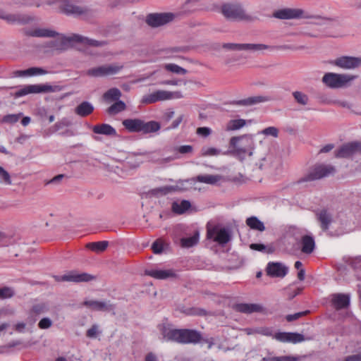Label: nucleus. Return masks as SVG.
<instances>
[{
	"label": "nucleus",
	"mask_w": 361,
	"mask_h": 361,
	"mask_svg": "<svg viewBox=\"0 0 361 361\" xmlns=\"http://www.w3.org/2000/svg\"><path fill=\"white\" fill-rule=\"evenodd\" d=\"M229 145L234 155L240 161L253 154L255 144L253 138L250 135L233 137L230 140Z\"/></svg>",
	"instance_id": "f257e3e1"
},
{
	"label": "nucleus",
	"mask_w": 361,
	"mask_h": 361,
	"mask_svg": "<svg viewBox=\"0 0 361 361\" xmlns=\"http://www.w3.org/2000/svg\"><path fill=\"white\" fill-rule=\"evenodd\" d=\"M221 13L225 18L233 21H252L254 18L247 14L242 5L237 2L225 3L221 6Z\"/></svg>",
	"instance_id": "f03ea898"
},
{
	"label": "nucleus",
	"mask_w": 361,
	"mask_h": 361,
	"mask_svg": "<svg viewBox=\"0 0 361 361\" xmlns=\"http://www.w3.org/2000/svg\"><path fill=\"white\" fill-rule=\"evenodd\" d=\"M122 124L130 133H149L157 132L160 129L158 122L154 121L145 122L140 118H127L122 121Z\"/></svg>",
	"instance_id": "7ed1b4c3"
},
{
	"label": "nucleus",
	"mask_w": 361,
	"mask_h": 361,
	"mask_svg": "<svg viewBox=\"0 0 361 361\" xmlns=\"http://www.w3.org/2000/svg\"><path fill=\"white\" fill-rule=\"evenodd\" d=\"M59 43L56 45V49L59 51H65L73 45L75 42L82 43L91 47H100L104 44V42L85 37L82 35L73 34L71 36L66 37L61 35L59 37Z\"/></svg>",
	"instance_id": "20e7f679"
},
{
	"label": "nucleus",
	"mask_w": 361,
	"mask_h": 361,
	"mask_svg": "<svg viewBox=\"0 0 361 361\" xmlns=\"http://www.w3.org/2000/svg\"><path fill=\"white\" fill-rule=\"evenodd\" d=\"M356 75L327 73L322 78V82L331 88H340L356 78Z\"/></svg>",
	"instance_id": "39448f33"
},
{
	"label": "nucleus",
	"mask_w": 361,
	"mask_h": 361,
	"mask_svg": "<svg viewBox=\"0 0 361 361\" xmlns=\"http://www.w3.org/2000/svg\"><path fill=\"white\" fill-rule=\"evenodd\" d=\"M183 97L180 91L171 92L159 90L144 96L142 102L145 104H154L161 101L180 99Z\"/></svg>",
	"instance_id": "423d86ee"
},
{
	"label": "nucleus",
	"mask_w": 361,
	"mask_h": 361,
	"mask_svg": "<svg viewBox=\"0 0 361 361\" xmlns=\"http://www.w3.org/2000/svg\"><path fill=\"white\" fill-rule=\"evenodd\" d=\"M335 168L331 165L317 164L311 168L302 178V181H312L321 179L334 173Z\"/></svg>",
	"instance_id": "0eeeda50"
},
{
	"label": "nucleus",
	"mask_w": 361,
	"mask_h": 361,
	"mask_svg": "<svg viewBox=\"0 0 361 361\" xmlns=\"http://www.w3.org/2000/svg\"><path fill=\"white\" fill-rule=\"evenodd\" d=\"M123 68V65H104L89 69L87 71V75L96 78L112 75L118 73Z\"/></svg>",
	"instance_id": "6e6552de"
},
{
	"label": "nucleus",
	"mask_w": 361,
	"mask_h": 361,
	"mask_svg": "<svg viewBox=\"0 0 361 361\" xmlns=\"http://www.w3.org/2000/svg\"><path fill=\"white\" fill-rule=\"evenodd\" d=\"M207 238L212 239L220 245H224L231 240V235L226 228H220L219 226H214L212 228H207Z\"/></svg>",
	"instance_id": "1a4fd4ad"
},
{
	"label": "nucleus",
	"mask_w": 361,
	"mask_h": 361,
	"mask_svg": "<svg viewBox=\"0 0 361 361\" xmlns=\"http://www.w3.org/2000/svg\"><path fill=\"white\" fill-rule=\"evenodd\" d=\"M172 13H151L146 18V23L151 27H157L164 25L174 19Z\"/></svg>",
	"instance_id": "9d476101"
},
{
	"label": "nucleus",
	"mask_w": 361,
	"mask_h": 361,
	"mask_svg": "<svg viewBox=\"0 0 361 361\" xmlns=\"http://www.w3.org/2000/svg\"><path fill=\"white\" fill-rule=\"evenodd\" d=\"M58 9L60 13L75 16H81L86 13V8L77 6L69 0L59 1Z\"/></svg>",
	"instance_id": "9b49d317"
},
{
	"label": "nucleus",
	"mask_w": 361,
	"mask_h": 361,
	"mask_svg": "<svg viewBox=\"0 0 361 361\" xmlns=\"http://www.w3.org/2000/svg\"><path fill=\"white\" fill-rule=\"evenodd\" d=\"M225 49L231 50H249L252 51H258L263 50H273L274 47L266 45L264 44H235V43H227L223 45Z\"/></svg>",
	"instance_id": "f8f14e48"
},
{
	"label": "nucleus",
	"mask_w": 361,
	"mask_h": 361,
	"mask_svg": "<svg viewBox=\"0 0 361 361\" xmlns=\"http://www.w3.org/2000/svg\"><path fill=\"white\" fill-rule=\"evenodd\" d=\"M48 305L46 302H40L34 303L27 312V324L33 327L37 320L38 316L47 312Z\"/></svg>",
	"instance_id": "ddd939ff"
},
{
	"label": "nucleus",
	"mask_w": 361,
	"mask_h": 361,
	"mask_svg": "<svg viewBox=\"0 0 361 361\" xmlns=\"http://www.w3.org/2000/svg\"><path fill=\"white\" fill-rule=\"evenodd\" d=\"M358 152H361V142H353L341 146L336 151L335 155L338 158H347Z\"/></svg>",
	"instance_id": "4468645a"
},
{
	"label": "nucleus",
	"mask_w": 361,
	"mask_h": 361,
	"mask_svg": "<svg viewBox=\"0 0 361 361\" xmlns=\"http://www.w3.org/2000/svg\"><path fill=\"white\" fill-rule=\"evenodd\" d=\"M333 63L343 69H353L361 66V57L344 56L337 58Z\"/></svg>",
	"instance_id": "2eb2a0df"
},
{
	"label": "nucleus",
	"mask_w": 361,
	"mask_h": 361,
	"mask_svg": "<svg viewBox=\"0 0 361 361\" xmlns=\"http://www.w3.org/2000/svg\"><path fill=\"white\" fill-rule=\"evenodd\" d=\"M273 338L281 343H298L305 340L302 334L293 332H277L274 334Z\"/></svg>",
	"instance_id": "dca6fc26"
},
{
	"label": "nucleus",
	"mask_w": 361,
	"mask_h": 361,
	"mask_svg": "<svg viewBox=\"0 0 361 361\" xmlns=\"http://www.w3.org/2000/svg\"><path fill=\"white\" fill-rule=\"evenodd\" d=\"M304 11L300 8H282L276 11L273 16L279 19H296L303 17Z\"/></svg>",
	"instance_id": "f3484780"
},
{
	"label": "nucleus",
	"mask_w": 361,
	"mask_h": 361,
	"mask_svg": "<svg viewBox=\"0 0 361 361\" xmlns=\"http://www.w3.org/2000/svg\"><path fill=\"white\" fill-rule=\"evenodd\" d=\"M266 272L271 277L283 278L288 273V267L280 262H269Z\"/></svg>",
	"instance_id": "a211bd4d"
},
{
	"label": "nucleus",
	"mask_w": 361,
	"mask_h": 361,
	"mask_svg": "<svg viewBox=\"0 0 361 361\" xmlns=\"http://www.w3.org/2000/svg\"><path fill=\"white\" fill-rule=\"evenodd\" d=\"M201 335L195 330L183 329H180V343H197L201 340Z\"/></svg>",
	"instance_id": "6ab92c4d"
},
{
	"label": "nucleus",
	"mask_w": 361,
	"mask_h": 361,
	"mask_svg": "<svg viewBox=\"0 0 361 361\" xmlns=\"http://www.w3.org/2000/svg\"><path fill=\"white\" fill-rule=\"evenodd\" d=\"M159 330L165 339L167 341L180 342V329H173L169 325L162 324L159 325Z\"/></svg>",
	"instance_id": "aec40b11"
},
{
	"label": "nucleus",
	"mask_w": 361,
	"mask_h": 361,
	"mask_svg": "<svg viewBox=\"0 0 361 361\" xmlns=\"http://www.w3.org/2000/svg\"><path fill=\"white\" fill-rule=\"evenodd\" d=\"M94 277L90 274L86 273L82 274H75L70 273L68 274H65L62 276H57L56 279L57 281H74V282H82V281H89L92 280Z\"/></svg>",
	"instance_id": "412c9836"
},
{
	"label": "nucleus",
	"mask_w": 361,
	"mask_h": 361,
	"mask_svg": "<svg viewBox=\"0 0 361 361\" xmlns=\"http://www.w3.org/2000/svg\"><path fill=\"white\" fill-rule=\"evenodd\" d=\"M234 309L237 312L245 314L264 312V307L259 304L238 303L235 305Z\"/></svg>",
	"instance_id": "4be33fe9"
},
{
	"label": "nucleus",
	"mask_w": 361,
	"mask_h": 361,
	"mask_svg": "<svg viewBox=\"0 0 361 361\" xmlns=\"http://www.w3.org/2000/svg\"><path fill=\"white\" fill-rule=\"evenodd\" d=\"M331 302L336 310L345 308L349 305L350 298L348 295L336 293L332 295Z\"/></svg>",
	"instance_id": "5701e85b"
},
{
	"label": "nucleus",
	"mask_w": 361,
	"mask_h": 361,
	"mask_svg": "<svg viewBox=\"0 0 361 361\" xmlns=\"http://www.w3.org/2000/svg\"><path fill=\"white\" fill-rule=\"evenodd\" d=\"M51 86L48 85H27L24 88L16 92V95L18 97L24 96L30 93H39L42 92H46L51 90Z\"/></svg>",
	"instance_id": "b1692460"
},
{
	"label": "nucleus",
	"mask_w": 361,
	"mask_h": 361,
	"mask_svg": "<svg viewBox=\"0 0 361 361\" xmlns=\"http://www.w3.org/2000/svg\"><path fill=\"white\" fill-rule=\"evenodd\" d=\"M83 305L97 311H109L114 308L112 305H108L106 302L97 300H86L83 302Z\"/></svg>",
	"instance_id": "393cba45"
},
{
	"label": "nucleus",
	"mask_w": 361,
	"mask_h": 361,
	"mask_svg": "<svg viewBox=\"0 0 361 361\" xmlns=\"http://www.w3.org/2000/svg\"><path fill=\"white\" fill-rule=\"evenodd\" d=\"M92 131L96 134L104 135L109 136H116L117 135L116 130L109 124L103 123L100 125H95L92 127Z\"/></svg>",
	"instance_id": "a878e982"
},
{
	"label": "nucleus",
	"mask_w": 361,
	"mask_h": 361,
	"mask_svg": "<svg viewBox=\"0 0 361 361\" xmlns=\"http://www.w3.org/2000/svg\"><path fill=\"white\" fill-rule=\"evenodd\" d=\"M301 251L305 254H311L315 247V242L314 238L308 235L302 237L301 240Z\"/></svg>",
	"instance_id": "bb28decb"
},
{
	"label": "nucleus",
	"mask_w": 361,
	"mask_h": 361,
	"mask_svg": "<svg viewBox=\"0 0 361 361\" xmlns=\"http://www.w3.org/2000/svg\"><path fill=\"white\" fill-rule=\"evenodd\" d=\"M27 35L31 37H54L57 35H59L56 32L44 28H37L33 30H30L27 32Z\"/></svg>",
	"instance_id": "cd10ccee"
},
{
	"label": "nucleus",
	"mask_w": 361,
	"mask_h": 361,
	"mask_svg": "<svg viewBox=\"0 0 361 361\" xmlns=\"http://www.w3.org/2000/svg\"><path fill=\"white\" fill-rule=\"evenodd\" d=\"M146 274L157 279H166L167 278L175 276V274L172 270H157L152 269L146 271Z\"/></svg>",
	"instance_id": "c85d7f7f"
},
{
	"label": "nucleus",
	"mask_w": 361,
	"mask_h": 361,
	"mask_svg": "<svg viewBox=\"0 0 361 361\" xmlns=\"http://www.w3.org/2000/svg\"><path fill=\"white\" fill-rule=\"evenodd\" d=\"M271 98L267 96H255L240 100L237 102V104L244 106H250L258 103L269 102Z\"/></svg>",
	"instance_id": "c756f323"
},
{
	"label": "nucleus",
	"mask_w": 361,
	"mask_h": 361,
	"mask_svg": "<svg viewBox=\"0 0 361 361\" xmlns=\"http://www.w3.org/2000/svg\"><path fill=\"white\" fill-rule=\"evenodd\" d=\"M317 215L322 229L324 231H327L332 220L331 214L324 209L317 213Z\"/></svg>",
	"instance_id": "7c9ffc66"
},
{
	"label": "nucleus",
	"mask_w": 361,
	"mask_h": 361,
	"mask_svg": "<svg viewBox=\"0 0 361 361\" xmlns=\"http://www.w3.org/2000/svg\"><path fill=\"white\" fill-rule=\"evenodd\" d=\"M48 72L44 69L39 67H32L24 71H18L16 72V75L19 77L23 76H33L36 75H45Z\"/></svg>",
	"instance_id": "2f4dec72"
},
{
	"label": "nucleus",
	"mask_w": 361,
	"mask_h": 361,
	"mask_svg": "<svg viewBox=\"0 0 361 361\" xmlns=\"http://www.w3.org/2000/svg\"><path fill=\"white\" fill-rule=\"evenodd\" d=\"M94 111L93 106L88 102H83L80 104L75 110L77 115L85 117L91 114Z\"/></svg>",
	"instance_id": "473e14b6"
},
{
	"label": "nucleus",
	"mask_w": 361,
	"mask_h": 361,
	"mask_svg": "<svg viewBox=\"0 0 361 361\" xmlns=\"http://www.w3.org/2000/svg\"><path fill=\"white\" fill-rule=\"evenodd\" d=\"M122 95L121 92L118 88L114 87L107 90L104 94L103 98L106 102H117L120 100Z\"/></svg>",
	"instance_id": "72a5a7b5"
},
{
	"label": "nucleus",
	"mask_w": 361,
	"mask_h": 361,
	"mask_svg": "<svg viewBox=\"0 0 361 361\" xmlns=\"http://www.w3.org/2000/svg\"><path fill=\"white\" fill-rule=\"evenodd\" d=\"M200 234L198 231H195L194 234L188 238H183L180 239V245L183 247H191L196 244H197L199 241Z\"/></svg>",
	"instance_id": "f704fd0d"
},
{
	"label": "nucleus",
	"mask_w": 361,
	"mask_h": 361,
	"mask_svg": "<svg viewBox=\"0 0 361 361\" xmlns=\"http://www.w3.org/2000/svg\"><path fill=\"white\" fill-rule=\"evenodd\" d=\"M246 224L253 230L259 231H264L265 226L261 221H259L256 216H251L246 219Z\"/></svg>",
	"instance_id": "c9c22d12"
},
{
	"label": "nucleus",
	"mask_w": 361,
	"mask_h": 361,
	"mask_svg": "<svg viewBox=\"0 0 361 361\" xmlns=\"http://www.w3.org/2000/svg\"><path fill=\"white\" fill-rule=\"evenodd\" d=\"M108 245V241L104 240L90 243L87 244L86 246L88 249L91 250L92 251H94L95 252H102L107 248Z\"/></svg>",
	"instance_id": "e433bc0d"
},
{
	"label": "nucleus",
	"mask_w": 361,
	"mask_h": 361,
	"mask_svg": "<svg viewBox=\"0 0 361 361\" xmlns=\"http://www.w3.org/2000/svg\"><path fill=\"white\" fill-rule=\"evenodd\" d=\"M126 104L123 101L118 100L115 102L107 109V113L111 115H114L126 110Z\"/></svg>",
	"instance_id": "4c0bfd02"
},
{
	"label": "nucleus",
	"mask_w": 361,
	"mask_h": 361,
	"mask_svg": "<svg viewBox=\"0 0 361 361\" xmlns=\"http://www.w3.org/2000/svg\"><path fill=\"white\" fill-rule=\"evenodd\" d=\"M191 204L188 200H183L180 203L173 202L172 209L176 214H183L190 209Z\"/></svg>",
	"instance_id": "58836bf2"
},
{
	"label": "nucleus",
	"mask_w": 361,
	"mask_h": 361,
	"mask_svg": "<svg viewBox=\"0 0 361 361\" xmlns=\"http://www.w3.org/2000/svg\"><path fill=\"white\" fill-rule=\"evenodd\" d=\"M246 125V121L244 119H233L231 120L226 124V130H236L243 128Z\"/></svg>",
	"instance_id": "ea45409f"
},
{
	"label": "nucleus",
	"mask_w": 361,
	"mask_h": 361,
	"mask_svg": "<svg viewBox=\"0 0 361 361\" xmlns=\"http://www.w3.org/2000/svg\"><path fill=\"white\" fill-rule=\"evenodd\" d=\"M220 178L221 176L218 175H199L196 177L198 182L207 184H215Z\"/></svg>",
	"instance_id": "a19ab883"
},
{
	"label": "nucleus",
	"mask_w": 361,
	"mask_h": 361,
	"mask_svg": "<svg viewBox=\"0 0 361 361\" xmlns=\"http://www.w3.org/2000/svg\"><path fill=\"white\" fill-rule=\"evenodd\" d=\"M0 18L6 20L8 23H16L21 21V18L19 15L7 13L4 11H0Z\"/></svg>",
	"instance_id": "79ce46f5"
},
{
	"label": "nucleus",
	"mask_w": 361,
	"mask_h": 361,
	"mask_svg": "<svg viewBox=\"0 0 361 361\" xmlns=\"http://www.w3.org/2000/svg\"><path fill=\"white\" fill-rule=\"evenodd\" d=\"M176 188L174 186H163L151 190V193L154 195H166L173 191H176Z\"/></svg>",
	"instance_id": "37998d69"
},
{
	"label": "nucleus",
	"mask_w": 361,
	"mask_h": 361,
	"mask_svg": "<svg viewBox=\"0 0 361 361\" xmlns=\"http://www.w3.org/2000/svg\"><path fill=\"white\" fill-rule=\"evenodd\" d=\"M300 358L295 356L283 355L279 357H267L262 361H299Z\"/></svg>",
	"instance_id": "c03bdc74"
},
{
	"label": "nucleus",
	"mask_w": 361,
	"mask_h": 361,
	"mask_svg": "<svg viewBox=\"0 0 361 361\" xmlns=\"http://www.w3.org/2000/svg\"><path fill=\"white\" fill-rule=\"evenodd\" d=\"M32 327H30L28 326L27 324V318L26 319V322H19L13 325V330L16 331L18 333L23 334L26 331H30Z\"/></svg>",
	"instance_id": "a18cd8bd"
},
{
	"label": "nucleus",
	"mask_w": 361,
	"mask_h": 361,
	"mask_svg": "<svg viewBox=\"0 0 361 361\" xmlns=\"http://www.w3.org/2000/svg\"><path fill=\"white\" fill-rule=\"evenodd\" d=\"M164 68L168 71L177 74L185 75L187 73L185 69L174 63H167L164 66Z\"/></svg>",
	"instance_id": "49530a36"
},
{
	"label": "nucleus",
	"mask_w": 361,
	"mask_h": 361,
	"mask_svg": "<svg viewBox=\"0 0 361 361\" xmlns=\"http://www.w3.org/2000/svg\"><path fill=\"white\" fill-rule=\"evenodd\" d=\"M293 96L295 100L301 105H306L308 103L309 99L307 95L302 92H293Z\"/></svg>",
	"instance_id": "de8ad7c7"
},
{
	"label": "nucleus",
	"mask_w": 361,
	"mask_h": 361,
	"mask_svg": "<svg viewBox=\"0 0 361 361\" xmlns=\"http://www.w3.org/2000/svg\"><path fill=\"white\" fill-rule=\"evenodd\" d=\"M14 295V290L10 287H3L0 288V299L11 298Z\"/></svg>",
	"instance_id": "09e8293b"
},
{
	"label": "nucleus",
	"mask_w": 361,
	"mask_h": 361,
	"mask_svg": "<svg viewBox=\"0 0 361 361\" xmlns=\"http://www.w3.org/2000/svg\"><path fill=\"white\" fill-rule=\"evenodd\" d=\"M254 331L257 334L266 336H271L273 338L274 332L273 329L271 327L267 326H260L257 328H255Z\"/></svg>",
	"instance_id": "8fccbe9b"
},
{
	"label": "nucleus",
	"mask_w": 361,
	"mask_h": 361,
	"mask_svg": "<svg viewBox=\"0 0 361 361\" xmlns=\"http://www.w3.org/2000/svg\"><path fill=\"white\" fill-rule=\"evenodd\" d=\"M202 155L204 157L219 155L220 151L214 147H203L201 150Z\"/></svg>",
	"instance_id": "3c124183"
},
{
	"label": "nucleus",
	"mask_w": 361,
	"mask_h": 361,
	"mask_svg": "<svg viewBox=\"0 0 361 361\" xmlns=\"http://www.w3.org/2000/svg\"><path fill=\"white\" fill-rule=\"evenodd\" d=\"M20 114H8L3 117L2 122L6 123H15L20 119Z\"/></svg>",
	"instance_id": "603ef678"
},
{
	"label": "nucleus",
	"mask_w": 361,
	"mask_h": 361,
	"mask_svg": "<svg viewBox=\"0 0 361 361\" xmlns=\"http://www.w3.org/2000/svg\"><path fill=\"white\" fill-rule=\"evenodd\" d=\"M0 180L4 181L6 185L11 184V180L9 173L0 166Z\"/></svg>",
	"instance_id": "864d4df0"
},
{
	"label": "nucleus",
	"mask_w": 361,
	"mask_h": 361,
	"mask_svg": "<svg viewBox=\"0 0 361 361\" xmlns=\"http://www.w3.org/2000/svg\"><path fill=\"white\" fill-rule=\"evenodd\" d=\"M261 133L265 135H271L274 137H277L279 135V130L274 126L266 128Z\"/></svg>",
	"instance_id": "5fc2aeb1"
},
{
	"label": "nucleus",
	"mask_w": 361,
	"mask_h": 361,
	"mask_svg": "<svg viewBox=\"0 0 361 361\" xmlns=\"http://www.w3.org/2000/svg\"><path fill=\"white\" fill-rule=\"evenodd\" d=\"M309 312H310V311L306 310V311H303V312H297V313H295L293 314H288L286 317V319L289 322H293L294 320L298 319L299 318H300L303 316L307 315Z\"/></svg>",
	"instance_id": "6e6d98bb"
},
{
	"label": "nucleus",
	"mask_w": 361,
	"mask_h": 361,
	"mask_svg": "<svg viewBox=\"0 0 361 361\" xmlns=\"http://www.w3.org/2000/svg\"><path fill=\"white\" fill-rule=\"evenodd\" d=\"M52 326V321L48 317L42 318L38 323L40 329H47Z\"/></svg>",
	"instance_id": "4d7b16f0"
},
{
	"label": "nucleus",
	"mask_w": 361,
	"mask_h": 361,
	"mask_svg": "<svg viewBox=\"0 0 361 361\" xmlns=\"http://www.w3.org/2000/svg\"><path fill=\"white\" fill-rule=\"evenodd\" d=\"M175 151L177 152L185 154H190L193 151V147L191 145H182L175 148Z\"/></svg>",
	"instance_id": "13d9d810"
},
{
	"label": "nucleus",
	"mask_w": 361,
	"mask_h": 361,
	"mask_svg": "<svg viewBox=\"0 0 361 361\" xmlns=\"http://www.w3.org/2000/svg\"><path fill=\"white\" fill-rule=\"evenodd\" d=\"M163 243L161 240H157L152 245V250L153 252L155 254L161 253L163 251Z\"/></svg>",
	"instance_id": "bf43d9fd"
},
{
	"label": "nucleus",
	"mask_w": 361,
	"mask_h": 361,
	"mask_svg": "<svg viewBox=\"0 0 361 361\" xmlns=\"http://www.w3.org/2000/svg\"><path fill=\"white\" fill-rule=\"evenodd\" d=\"M196 133L200 136L207 137L212 133V130L208 127H200L197 128Z\"/></svg>",
	"instance_id": "052dcab7"
},
{
	"label": "nucleus",
	"mask_w": 361,
	"mask_h": 361,
	"mask_svg": "<svg viewBox=\"0 0 361 361\" xmlns=\"http://www.w3.org/2000/svg\"><path fill=\"white\" fill-rule=\"evenodd\" d=\"M98 333V327L97 325L92 326L86 333V336L89 338H94Z\"/></svg>",
	"instance_id": "680f3d73"
},
{
	"label": "nucleus",
	"mask_w": 361,
	"mask_h": 361,
	"mask_svg": "<svg viewBox=\"0 0 361 361\" xmlns=\"http://www.w3.org/2000/svg\"><path fill=\"white\" fill-rule=\"evenodd\" d=\"M250 247L252 250L257 251H263L264 250H265L264 245L259 243H252L250 245Z\"/></svg>",
	"instance_id": "e2e57ef3"
},
{
	"label": "nucleus",
	"mask_w": 361,
	"mask_h": 361,
	"mask_svg": "<svg viewBox=\"0 0 361 361\" xmlns=\"http://www.w3.org/2000/svg\"><path fill=\"white\" fill-rule=\"evenodd\" d=\"M8 244V238L0 232V247L6 246Z\"/></svg>",
	"instance_id": "0e129e2a"
},
{
	"label": "nucleus",
	"mask_w": 361,
	"mask_h": 361,
	"mask_svg": "<svg viewBox=\"0 0 361 361\" xmlns=\"http://www.w3.org/2000/svg\"><path fill=\"white\" fill-rule=\"evenodd\" d=\"M344 361H361V354L348 356Z\"/></svg>",
	"instance_id": "69168bd1"
},
{
	"label": "nucleus",
	"mask_w": 361,
	"mask_h": 361,
	"mask_svg": "<svg viewBox=\"0 0 361 361\" xmlns=\"http://www.w3.org/2000/svg\"><path fill=\"white\" fill-rule=\"evenodd\" d=\"M334 148V145L333 144H328V145H325L324 147H323L320 149L319 152L320 153H326V152H330Z\"/></svg>",
	"instance_id": "338daca9"
},
{
	"label": "nucleus",
	"mask_w": 361,
	"mask_h": 361,
	"mask_svg": "<svg viewBox=\"0 0 361 361\" xmlns=\"http://www.w3.org/2000/svg\"><path fill=\"white\" fill-rule=\"evenodd\" d=\"M145 361H157V357L153 353H149L145 357Z\"/></svg>",
	"instance_id": "774afa93"
}]
</instances>
